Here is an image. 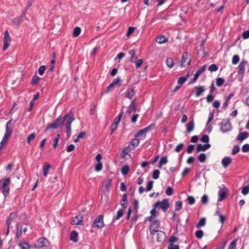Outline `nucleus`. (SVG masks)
<instances>
[{
  "label": "nucleus",
  "mask_w": 249,
  "mask_h": 249,
  "mask_svg": "<svg viewBox=\"0 0 249 249\" xmlns=\"http://www.w3.org/2000/svg\"><path fill=\"white\" fill-rule=\"evenodd\" d=\"M74 119L75 118L71 111L65 114L63 118H62L61 115H59L53 123H51L47 126L45 128V132L47 131L51 128L56 129L59 126L63 125L64 122H66L65 125L67 137V138L69 139L71 135V124Z\"/></svg>",
  "instance_id": "obj_1"
},
{
  "label": "nucleus",
  "mask_w": 249,
  "mask_h": 249,
  "mask_svg": "<svg viewBox=\"0 0 249 249\" xmlns=\"http://www.w3.org/2000/svg\"><path fill=\"white\" fill-rule=\"evenodd\" d=\"M12 119H10L6 124L5 133L2 138V141L0 142V145L2 147H3L4 145L6 143L8 140L11 136L13 129L10 126L12 124Z\"/></svg>",
  "instance_id": "obj_2"
},
{
  "label": "nucleus",
  "mask_w": 249,
  "mask_h": 249,
  "mask_svg": "<svg viewBox=\"0 0 249 249\" xmlns=\"http://www.w3.org/2000/svg\"><path fill=\"white\" fill-rule=\"evenodd\" d=\"M11 179L9 178H6L0 180V189L5 196H7L9 194V185Z\"/></svg>",
  "instance_id": "obj_3"
},
{
  "label": "nucleus",
  "mask_w": 249,
  "mask_h": 249,
  "mask_svg": "<svg viewBox=\"0 0 249 249\" xmlns=\"http://www.w3.org/2000/svg\"><path fill=\"white\" fill-rule=\"evenodd\" d=\"M104 226V215L100 214L94 220L92 224L93 228H101Z\"/></svg>",
  "instance_id": "obj_4"
},
{
  "label": "nucleus",
  "mask_w": 249,
  "mask_h": 249,
  "mask_svg": "<svg viewBox=\"0 0 249 249\" xmlns=\"http://www.w3.org/2000/svg\"><path fill=\"white\" fill-rule=\"evenodd\" d=\"M155 206H160L163 212H166L169 207V201L167 198L163 199L161 201H158L155 203Z\"/></svg>",
  "instance_id": "obj_5"
},
{
  "label": "nucleus",
  "mask_w": 249,
  "mask_h": 249,
  "mask_svg": "<svg viewBox=\"0 0 249 249\" xmlns=\"http://www.w3.org/2000/svg\"><path fill=\"white\" fill-rule=\"evenodd\" d=\"M220 130L223 133H226L231 129V125L229 120H225L220 124Z\"/></svg>",
  "instance_id": "obj_6"
},
{
  "label": "nucleus",
  "mask_w": 249,
  "mask_h": 249,
  "mask_svg": "<svg viewBox=\"0 0 249 249\" xmlns=\"http://www.w3.org/2000/svg\"><path fill=\"white\" fill-rule=\"evenodd\" d=\"M191 62V58L189 53L188 52H185L182 54L181 66H185V65L188 66L190 65Z\"/></svg>",
  "instance_id": "obj_7"
},
{
  "label": "nucleus",
  "mask_w": 249,
  "mask_h": 249,
  "mask_svg": "<svg viewBox=\"0 0 249 249\" xmlns=\"http://www.w3.org/2000/svg\"><path fill=\"white\" fill-rule=\"evenodd\" d=\"M18 217V215L16 213L12 212L11 213L6 221L7 227L9 228H12L11 226L12 223H14L16 221V219Z\"/></svg>",
  "instance_id": "obj_8"
},
{
  "label": "nucleus",
  "mask_w": 249,
  "mask_h": 249,
  "mask_svg": "<svg viewBox=\"0 0 249 249\" xmlns=\"http://www.w3.org/2000/svg\"><path fill=\"white\" fill-rule=\"evenodd\" d=\"M4 36L3 39V47L2 50L5 51L9 46V42L11 40V38L9 36V32L7 31L4 32Z\"/></svg>",
  "instance_id": "obj_9"
},
{
  "label": "nucleus",
  "mask_w": 249,
  "mask_h": 249,
  "mask_svg": "<svg viewBox=\"0 0 249 249\" xmlns=\"http://www.w3.org/2000/svg\"><path fill=\"white\" fill-rule=\"evenodd\" d=\"M38 248H42L44 247H48L50 245V242L48 240L45 238L42 237L38 239L37 241Z\"/></svg>",
  "instance_id": "obj_10"
},
{
  "label": "nucleus",
  "mask_w": 249,
  "mask_h": 249,
  "mask_svg": "<svg viewBox=\"0 0 249 249\" xmlns=\"http://www.w3.org/2000/svg\"><path fill=\"white\" fill-rule=\"evenodd\" d=\"M227 188L224 187L223 189H221L218 191V195L219 197L218 198V201H222L226 198L227 194Z\"/></svg>",
  "instance_id": "obj_11"
},
{
  "label": "nucleus",
  "mask_w": 249,
  "mask_h": 249,
  "mask_svg": "<svg viewBox=\"0 0 249 249\" xmlns=\"http://www.w3.org/2000/svg\"><path fill=\"white\" fill-rule=\"evenodd\" d=\"M206 65H204L202 67H201L196 72V73H195V75H194V77L193 78V79H192V80L190 81V84H193L194 83H195L196 80L197 79H198V78L199 77V76H200V75L206 69Z\"/></svg>",
  "instance_id": "obj_12"
},
{
  "label": "nucleus",
  "mask_w": 249,
  "mask_h": 249,
  "mask_svg": "<svg viewBox=\"0 0 249 249\" xmlns=\"http://www.w3.org/2000/svg\"><path fill=\"white\" fill-rule=\"evenodd\" d=\"M82 219L83 217L81 215H77L72 219L71 224L72 225H83Z\"/></svg>",
  "instance_id": "obj_13"
},
{
  "label": "nucleus",
  "mask_w": 249,
  "mask_h": 249,
  "mask_svg": "<svg viewBox=\"0 0 249 249\" xmlns=\"http://www.w3.org/2000/svg\"><path fill=\"white\" fill-rule=\"evenodd\" d=\"M211 147V145L209 143L202 145L201 144H198L196 148L197 152L199 151H205Z\"/></svg>",
  "instance_id": "obj_14"
},
{
  "label": "nucleus",
  "mask_w": 249,
  "mask_h": 249,
  "mask_svg": "<svg viewBox=\"0 0 249 249\" xmlns=\"http://www.w3.org/2000/svg\"><path fill=\"white\" fill-rule=\"evenodd\" d=\"M232 162L231 159L229 157H225L221 161L222 166L224 168L227 167Z\"/></svg>",
  "instance_id": "obj_15"
},
{
  "label": "nucleus",
  "mask_w": 249,
  "mask_h": 249,
  "mask_svg": "<svg viewBox=\"0 0 249 249\" xmlns=\"http://www.w3.org/2000/svg\"><path fill=\"white\" fill-rule=\"evenodd\" d=\"M247 62L245 60H242L240 63L238 69V73L240 75H243L245 71V67Z\"/></svg>",
  "instance_id": "obj_16"
},
{
  "label": "nucleus",
  "mask_w": 249,
  "mask_h": 249,
  "mask_svg": "<svg viewBox=\"0 0 249 249\" xmlns=\"http://www.w3.org/2000/svg\"><path fill=\"white\" fill-rule=\"evenodd\" d=\"M135 95V88H132L128 89L125 93V97L129 99H131Z\"/></svg>",
  "instance_id": "obj_17"
},
{
  "label": "nucleus",
  "mask_w": 249,
  "mask_h": 249,
  "mask_svg": "<svg viewBox=\"0 0 249 249\" xmlns=\"http://www.w3.org/2000/svg\"><path fill=\"white\" fill-rule=\"evenodd\" d=\"M133 149L134 147L131 148L130 145H128L127 147L123 149L121 154V157L123 158H125V156Z\"/></svg>",
  "instance_id": "obj_18"
},
{
  "label": "nucleus",
  "mask_w": 249,
  "mask_h": 249,
  "mask_svg": "<svg viewBox=\"0 0 249 249\" xmlns=\"http://www.w3.org/2000/svg\"><path fill=\"white\" fill-rule=\"evenodd\" d=\"M195 95L196 97H199L205 91V88L204 86H196L195 87Z\"/></svg>",
  "instance_id": "obj_19"
},
{
  "label": "nucleus",
  "mask_w": 249,
  "mask_h": 249,
  "mask_svg": "<svg viewBox=\"0 0 249 249\" xmlns=\"http://www.w3.org/2000/svg\"><path fill=\"white\" fill-rule=\"evenodd\" d=\"M249 136V134L247 132L244 131L241 132L237 136L236 140L240 141H242L247 139Z\"/></svg>",
  "instance_id": "obj_20"
},
{
  "label": "nucleus",
  "mask_w": 249,
  "mask_h": 249,
  "mask_svg": "<svg viewBox=\"0 0 249 249\" xmlns=\"http://www.w3.org/2000/svg\"><path fill=\"white\" fill-rule=\"evenodd\" d=\"M127 194H124L123 196L122 199L121 201V205L123 209L124 210L126 209L127 205Z\"/></svg>",
  "instance_id": "obj_21"
},
{
  "label": "nucleus",
  "mask_w": 249,
  "mask_h": 249,
  "mask_svg": "<svg viewBox=\"0 0 249 249\" xmlns=\"http://www.w3.org/2000/svg\"><path fill=\"white\" fill-rule=\"evenodd\" d=\"M78 233L75 231H72L70 234V239L74 243L78 241Z\"/></svg>",
  "instance_id": "obj_22"
},
{
  "label": "nucleus",
  "mask_w": 249,
  "mask_h": 249,
  "mask_svg": "<svg viewBox=\"0 0 249 249\" xmlns=\"http://www.w3.org/2000/svg\"><path fill=\"white\" fill-rule=\"evenodd\" d=\"M17 232L16 234V238L18 239L22 234L21 225L20 223L16 224Z\"/></svg>",
  "instance_id": "obj_23"
},
{
  "label": "nucleus",
  "mask_w": 249,
  "mask_h": 249,
  "mask_svg": "<svg viewBox=\"0 0 249 249\" xmlns=\"http://www.w3.org/2000/svg\"><path fill=\"white\" fill-rule=\"evenodd\" d=\"M194 125L195 124L194 119H192V120L186 124L187 131L188 133H190L193 130L194 128Z\"/></svg>",
  "instance_id": "obj_24"
},
{
  "label": "nucleus",
  "mask_w": 249,
  "mask_h": 249,
  "mask_svg": "<svg viewBox=\"0 0 249 249\" xmlns=\"http://www.w3.org/2000/svg\"><path fill=\"white\" fill-rule=\"evenodd\" d=\"M189 76V74H187L185 76L179 77L178 80V84L182 86L187 80Z\"/></svg>",
  "instance_id": "obj_25"
},
{
  "label": "nucleus",
  "mask_w": 249,
  "mask_h": 249,
  "mask_svg": "<svg viewBox=\"0 0 249 249\" xmlns=\"http://www.w3.org/2000/svg\"><path fill=\"white\" fill-rule=\"evenodd\" d=\"M51 166L47 162H46L43 166V175L47 177L49 170L51 169Z\"/></svg>",
  "instance_id": "obj_26"
},
{
  "label": "nucleus",
  "mask_w": 249,
  "mask_h": 249,
  "mask_svg": "<svg viewBox=\"0 0 249 249\" xmlns=\"http://www.w3.org/2000/svg\"><path fill=\"white\" fill-rule=\"evenodd\" d=\"M135 102L136 99H134L131 102V104H130L129 106V108L127 110V112L129 114H130L131 113L132 110H136V107H135Z\"/></svg>",
  "instance_id": "obj_27"
},
{
  "label": "nucleus",
  "mask_w": 249,
  "mask_h": 249,
  "mask_svg": "<svg viewBox=\"0 0 249 249\" xmlns=\"http://www.w3.org/2000/svg\"><path fill=\"white\" fill-rule=\"evenodd\" d=\"M157 42L159 44H162L167 41V38L164 36H159L156 39Z\"/></svg>",
  "instance_id": "obj_28"
},
{
  "label": "nucleus",
  "mask_w": 249,
  "mask_h": 249,
  "mask_svg": "<svg viewBox=\"0 0 249 249\" xmlns=\"http://www.w3.org/2000/svg\"><path fill=\"white\" fill-rule=\"evenodd\" d=\"M129 53L131 55L130 57V62H133L134 60H136L137 59V57L136 55V52L134 50H131L129 51Z\"/></svg>",
  "instance_id": "obj_29"
},
{
  "label": "nucleus",
  "mask_w": 249,
  "mask_h": 249,
  "mask_svg": "<svg viewBox=\"0 0 249 249\" xmlns=\"http://www.w3.org/2000/svg\"><path fill=\"white\" fill-rule=\"evenodd\" d=\"M166 64L168 67L170 68H173L174 66L173 59L171 57L167 58L166 60Z\"/></svg>",
  "instance_id": "obj_30"
},
{
  "label": "nucleus",
  "mask_w": 249,
  "mask_h": 249,
  "mask_svg": "<svg viewBox=\"0 0 249 249\" xmlns=\"http://www.w3.org/2000/svg\"><path fill=\"white\" fill-rule=\"evenodd\" d=\"M125 210L124 209H120L118 212L114 220H119L124 214V212Z\"/></svg>",
  "instance_id": "obj_31"
},
{
  "label": "nucleus",
  "mask_w": 249,
  "mask_h": 249,
  "mask_svg": "<svg viewBox=\"0 0 249 249\" xmlns=\"http://www.w3.org/2000/svg\"><path fill=\"white\" fill-rule=\"evenodd\" d=\"M18 246L21 249H29L30 248L29 245L26 242H19Z\"/></svg>",
  "instance_id": "obj_32"
},
{
  "label": "nucleus",
  "mask_w": 249,
  "mask_h": 249,
  "mask_svg": "<svg viewBox=\"0 0 249 249\" xmlns=\"http://www.w3.org/2000/svg\"><path fill=\"white\" fill-rule=\"evenodd\" d=\"M36 136V134L35 133H32L30 134L27 138V142L28 144H30L31 142L35 139Z\"/></svg>",
  "instance_id": "obj_33"
},
{
  "label": "nucleus",
  "mask_w": 249,
  "mask_h": 249,
  "mask_svg": "<svg viewBox=\"0 0 249 249\" xmlns=\"http://www.w3.org/2000/svg\"><path fill=\"white\" fill-rule=\"evenodd\" d=\"M206 218L203 217L201 218L199 222L196 224V227L198 228L201 226H204L206 224Z\"/></svg>",
  "instance_id": "obj_34"
},
{
  "label": "nucleus",
  "mask_w": 249,
  "mask_h": 249,
  "mask_svg": "<svg viewBox=\"0 0 249 249\" xmlns=\"http://www.w3.org/2000/svg\"><path fill=\"white\" fill-rule=\"evenodd\" d=\"M81 29L80 27H75L73 31V36L74 37L78 36L81 33Z\"/></svg>",
  "instance_id": "obj_35"
},
{
  "label": "nucleus",
  "mask_w": 249,
  "mask_h": 249,
  "mask_svg": "<svg viewBox=\"0 0 249 249\" xmlns=\"http://www.w3.org/2000/svg\"><path fill=\"white\" fill-rule=\"evenodd\" d=\"M237 239H234L230 244L228 249H236Z\"/></svg>",
  "instance_id": "obj_36"
},
{
  "label": "nucleus",
  "mask_w": 249,
  "mask_h": 249,
  "mask_svg": "<svg viewBox=\"0 0 249 249\" xmlns=\"http://www.w3.org/2000/svg\"><path fill=\"white\" fill-rule=\"evenodd\" d=\"M225 82V80L223 78H217L216 80V85L218 87H221Z\"/></svg>",
  "instance_id": "obj_37"
},
{
  "label": "nucleus",
  "mask_w": 249,
  "mask_h": 249,
  "mask_svg": "<svg viewBox=\"0 0 249 249\" xmlns=\"http://www.w3.org/2000/svg\"><path fill=\"white\" fill-rule=\"evenodd\" d=\"M123 114H124V112L122 111L120 113V114H119L118 117L114 119L113 123L117 124H118L121 121V119Z\"/></svg>",
  "instance_id": "obj_38"
},
{
  "label": "nucleus",
  "mask_w": 249,
  "mask_h": 249,
  "mask_svg": "<svg viewBox=\"0 0 249 249\" xmlns=\"http://www.w3.org/2000/svg\"><path fill=\"white\" fill-rule=\"evenodd\" d=\"M198 159L200 162L203 163L206 160V156L204 153H201L198 156Z\"/></svg>",
  "instance_id": "obj_39"
},
{
  "label": "nucleus",
  "mask_w": 249,
  "mask_h": 249,
  "mask_svg": "<svg viewBox=\"0 0 249 249\" xmlns=\"http://www.w3.org/2000/svg\"><path fill=\"white\" fill-rule=\"evenodd\" d=\"M182 203L181 201H178L175 204V210L178 211L182 209Z\"/></svg>",
  "instance_id": "obj_40"
},
{
  "label": "nucleus",
  "mask_w": 249,
  "mask_h": 249,
  "mask_svg": "<svg viewBox=\"0 0 249 249\" xmlns=\"http://www.w3.org/2000/svg\"><path fill=\"white\" fill-rule=\"evenodd\" d=\"M40 80V78L36 74L33 76L32 79V85H36Z\"/></svg>",
  "instance_id": "obj_41"
},
{
  "label": "nucleus",
  "mask_w": 249,
  "mask_h": 249,
  "mask_svg": "<svg viewBox=\"0 0 249 249\" xmlns=\"http://www.w3.org/2000/svg\"><path fill=\"white\" fill-rule=\"evenodd\" d=\"M204 235V232L201 230H199L196 231L195 236L198 239L201 238Z\"/></svg>",
  "instance_id": "obj_42"
},
{
  "label": "nucleus",
  "mask_w": 249,
  "mask_h": 249,
  "mask_svg": "<svg viewBox=\"0 0 249 249\" xmlns=\"http://www.w3.org/2000/svg\"><path fill=\"white\" fill-rule=\"evenodd\" d=\"M139 143V139H137L136 138L133 139L130 143L129 144L130 145L133 146V147L134 148L136 147Z\"/></svg>",
  "instance_id": "obj_43"
},
{
  "label": "nucleus",
  "mask_w": 249,
  "mask_h": 249,
  "mask_svg": "<svg viewBox=\"0 0 249 249\" xmlns=\"http://www.w3.org/2000/svg\"><path fill=\"white\" fill-rule=\"evenodd\" d=\"M129 168L128 165L124 166L121 170V173L123 175H126L129 171Z\"/></svg>",
  "instance_id": "obj_44"
},
{
  "label": "nucleus",
  "mask_w": 249,
  "mask_h": 249,
  "mask_svg": "<svg viewBox=\"0 0 249 249\" xmlns=\"http://www.w3.org/2000/svg\"><path fill=\"white\" fill-rule=\"evenodd\" d=\"M160 172L159 170H154L152 174V178L154 179H157L159 178Z\"/></svg>",
  "instance_id": "obj_45"
},
{
  "label": "nucleus",
  "mask_w": 249,
  "mask_h": 249,
  "mask_svg": "<svg viewBox=\"0 0 249 249\" xmlns=\"http://www.w3.org/2000/svg\"><path fill=\"white\" fill-rule=\"evenodd\" d=\"M146 133L144 131L143 129L140 130L137 133L135 134V137H139L140 136H145Z\"/></svg>",
  "instance_id": "obj_46"
},
{
  "label": "nucleus",
  "mask_w": 249,
  "mask_h": 249,
  "mask_svg": "<svg viewBox=\"0 0 249 249\" xmlns=\"http://www.w3.org/2000/svg\"><path fill=\"white\" fill-rule=\"evenodd\" d=\"M155 126V124L153 123V124H151L150 125H149L148 126L144 128L143 130L145 131V132L146 133L147 132L150 131L153 129H154Z\"/></svg>",
  "instance_id": "obj_47"
},
{
  "label": "nucleus",
  "mask_w": 249,
  "mask_h": 249,
  "mask_svg": "<svg viewBox=\"0 0 249 249\" xmlns=\"http://www.w3.org/2000/svg\"><path fill=\"white\" fill-rule=\"evenodd\" d=\"M239 57L238 55H234L232 58V63L233 65L237 64L239 61Z\"/></svg>",
  "instance_id": "obj_48"
},
{
  "label": "nucleus",
  "mask_w": 249,
  "mask_h": 249,
  "mask_svg": "<svg viewBox=\"0 0 249 249\" xmlns=\"http://www.w3.org/2000/svg\"><path fill=\"white\" fill-rule=\"evenodd\" d=\"M159 231L158 227H157V226H155V227L150 226V232L152 235L155 234L156 232H158Z\"/></svg>",
  "instance_id": "obj_49"
},
{
  "label": "nucleus",
  "mask_w": 249,
  "mask_h": 249,
  "mask_svg": "<svg viewBox=\"0 0 249 249\" xmlns=\"http://www.w3.org/2000/svg\"><path fill=\"white\" fill-rule=\"evenodd\" d=\"M200 141L202 142L208 143L209 142V137L207 135H204L201 137Z\"/></svg>",
  "instance_id": "obj_50"
},
{
  "label": "nucleus",
  "mask_w": 249,
  "mask_h": 249,
  "mask_svg": "<svg viewBox=\"0 0 249 249\" xmlns=\"http://www.w3.org/2000/svg\"><path fill=\"white\" fill-rule=\"evenodd\" d=\"M154 183V181L153 180H151L149 181L147 183V187L145 189V190L147 191H150L153 188V185Z\"/></svg>",
  "instance_id": "obj_51"
},
{
  "label": "nucleus",
  "mask_w": 249,
  "mask_h": 249,
  "mask_svg": "<svg viewBox=\"0 0 249 249\" xmlns=\"http://www.w3.org/2000/svg\"><path fill=\"white\" fill-rule=\"evenodd\" d=\"M249 193V185L246 186L244 187L242 189V193L244 195H246L248 194Z\"/></svg>",
  "instance_id": "obj_52"
},
{
  "label": "nucleus",
  "mask_w": 249,
  "mask_h": 249,
  "mask_svg": "<svg viewBox=\"0 0 249 249\" xmlns=\"http://www.w3.org/2000/svg\"><path fill=\"white\" fill-rule=\"evenodd\" d=\"M208 70L211 71H215L218 70V67L215 64H212L209 67Z\"/></svg>",
  "instance_id": "obj_53"
},
{
  "label": "nucleus",
  "mask_w": 249,
  "mask_h": 249,
  "mask_svg": "<svg viewBox=\"0 0 249 249\" xmlns=\"http://www.w3.org/2000/svg\"><path fill=\"white\" fill-rule=\"evenodd\" d=\"M187 200L189 205H193L195 203V199L192 196H188L187 197Z\"/></svg>",
  "instance_id": "obj_54"
},
{
  "label": "nucleus",
  "mask_w": 249,
  "mask_h": 249,
  "mask_svg": "<svg viewBox=\"0 0 249 249\" xmlns=\"http://www.w3.org/2000/svg\"><path fill=\"white\" fill-rule=\"evenodd\" d=\"M59 137H60L59 134H57L56 136L55 137V138L54 139L53 144V146L54 148H55L57 146L58 142L59 139Z\"/></svg>",
  "instance_id": "obj_55"
},
{
  "label": "nucleus",
  "mask_w": 249,
  "mask_h": 249,
  "mask_svg": "<svg viewBox=\"0 0 249 249\" xmlns=\"http://www.w3.org/2000/svg\"><path fill=\"white\" fill-rule=\"evenodd\" d=\"M46 67L45 66H40L38 68V73L40 75H42L44 73V71L46 70Z\"/></svg>",
  "instance_id": "obj_56"
},
{
  "label": "nucleus",
  "mask_w": 249,
  "mask_h": 249,
  "mask_svg": "<svg viewBox=\"0 0 249 249\" xmlns=\"http://www.w3.org/2000/svg\"><path fill=\"white\" fill-rule=\"evenodd\" d=\"M102 163L101 162H98L95 166V170L96 172H99L102 170Z\"/></svg>",
  "instance_id": "obj_57"
},
{
  "label": "nucleus",
  "mask_w": 249,
  "mask_h": 249,
  "mask_svg": "<svg viewBox=\"0 0 249 249\" xmlns=\"http://www.w3.org/2000/svg\"><path fill=\"white\" fill-rule=\"evenodd\" d=\"M111 184V179H108L105 181V188L107 190H108Z\"/></svg>",
  "instance_id": "obj_58"
},
{
  "label": "nucleus",
  "mask_w": 249,
  "mask_h": 249,
  "mask_svg": "<svg viewBox=\"0 0 249 249\" xmlns=\"http://www.w3.org/2000/svg\"><path fill=\"white\" fill-rule=\"evenodd\" d=\"M165 193L167 196H171L173 193V189L172 187H168Z\"/></svg>",
  "instance_id": "obj_59"
},
{
  "label": "nucleus",
  "mask_w": 249,
  "mask_h": 249,
  "mask_svg": "<svg viewBox=\"0 0 249 249\" xmlns=\"http://www.w3.org/2000/svg\"><path fill=\"white\" fill-rule=\"evenodd\" d=\"M183 146H184L183 143H181L179 144L176 147V148L175 149V151H176L177 152H179L180 151H181L182 149Z\"/></svg>",
  "instance_id": "obj_60"
},
{
  "label": "nucleus",
  "mask_w": 249,
  "mask_h": 249,
  "mask_svg": "<svg viewBox=\"0 0 249 249\" xmlns=\"http://www.w3.org/2000/svg\"><path fill=\"white\" fill-rule=\"evenodd\" d=\"M168 249H179V247L178 245H175L173 244L169 243L168 246Z\"/></svg>",
  "instance_id": "obj_61"
},
{
  "label": "nucleus",
  "mask_w": 249,
  "mask_h": 249,
  "mask_svg": "<svg viewBox=\"0 0 249 249\" xmlns=\"http://www.w3.org/2000/svg\"><path fill=\"white\" fill-rule=\"evenodd\" d=\"M242 150L243 152H247L249 151V144L246 143L243 145Z\"/></svg>",
  "instance_id": "obj_62"
},
{
  "label": "nucleus",
  "mask_w": 249,
  "mask_h": 249,
  "mask_svg": "<svg viewBox=\"0 0 249 249\" xmlns=\"http://www.w3.org/2000/svg\"><path fill=\"white\" fill-rule=\"evenodd\" d=\"M240 150V148L238 145H235L232 150V154L234 155L237 153Z\"/></svg>",
  "instance_id": "obj_63"
},
{
  "label": "nucleus",
  "mask_w": 249,
  "mask_h": 249,
  "mask_svg": "<svg viewBox=\"0 0 249 249\" xmlns=\"http://www.w3.org/2000/svg\"><path fill=\"white\" fill-rule=\"evenodd\" d=\"M242 37L243 38L246 39L249 38V30L244 32L242 34Z\"/></svg>",
  "instance_id": "obj_64"
}]
</instances>
